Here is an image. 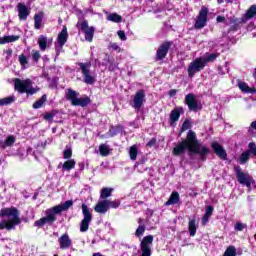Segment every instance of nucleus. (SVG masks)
<instances>
[{
	"label": "nucleus",
	"instance_id": "f257e3e1",
	"mask_svg": "<svg viewBox=\"0 0 256 256\" xmlns=\"http://www.w3.org/2000/svg\"><path fill=\"white\" fill-rule=\"evenodd\" d=\"M186 149L189 153L200 155L202 157V161H205V155L209 153L207 147L201 146L199 140H197V134L192 130L187 133L185 140L178 143V145L173 148L172 153L175 156L183 155Z\"/></svg>",
	"mask_w": 256,
	"mask_h": 256
},
{
	"label": "nucleus",
	"instance_id": "f03ea898",
	"mask_svg": "<svg viewBox=\"0 0 256 256\" xmlns=\"http://www.w3.org/2000/svg\"><path fill=\"white\" fill-rule=\"evenodd\" d=\"M0 217H7V220H2L0 222V231L3 229H7V231H11L15 229L17 225H21L19 210L15 207L2 208L0 210Z\"/></svg>",
	"mask_w": 256,
	"mask_h": 256
},
{
	"label": "nucleus",
	"instance_id": "7ed1b4c3",
	"mask_svg": "<svg viewBox=\"0 0 256 256\" xmlns=\"http://www.w3.org/2000/svg\"><path fill=\"white\" fill-rule=\"evenodd\" d=\"M14 89L18 93H26L27 95H35L39 91V87H33V81L29 78L25 80L14 79Z\"/></svg>",
	"mask_w": 256,
	"mask_h": 256
},
{
	"label": "nucleus",
	"instance_id": "20e7f679",
	"mask_svg": "<svg viewBox=\"0 0 256 256\" xmlns=\"http://www.w3.org/2000/svg\"><path fill=\"white\" fill-rule=\"evenodd\" d=\"M45 214L46 216L34 222L35 227L41 228L44 227V225H53V223L57 221V212L54 210V208L47 209Z\"/></svg>",
	"mask_w": 256,
	"mask_h": 256
},
{
	"label": "nucleus",
	"instance_id": "39448f33",
	"mask_svg": "<svg viewBox=\"0 0 256 256\" xmlns=\"http://www.w3.org/2000/svg\"><path fill=\"white\" fill-rule=\"evenodd\" d=\"M76 27L80 29L84 33L85 40L88 43L93 42V37L95 36V27L89 26V22L87 20L79 21L76 24Z\"/></svg>",
	"mask_w": 256,
	"mask_h": 256
},
{
	"label": "nucleus",
	"instance_id": "423d86ee",
	"mask_svg": "<svg viewBox=\"0 0 256 256\" xmlns=\"http://www.w3.org/2000/svg\"><path fill=\"white\" fill-rule=\"evenodd\" d=\"M234 171L236 173V179L240 183V185H245L250 191L251 185L255 183V180H253V177L248 173L242 172L241 167L239 166L235 167Z\"/></svg>",
	"mask_w": 256,
	"mask_h": 256
},
{
	"label": "nucleus",
	"instance_id": "0eeeda50",
	"mask_svg": "<svg viewBox=\"0 0 256 256\" xmlns=\"http://www.w3.org/2000/svg\"><path fill=\"white\" fill-rule=\"evenodd\" d=\"M82 215L84 218L80 222V232L86 233V231H89V225H91V222L93 221V214H91V211H89V207L86 206V204H82Z\"/></svg>",
	"mask_w": 256,
	"mask_h": 256
},
{
	"label": "nucleus",
	"instance_id": "6e6552de",
	"mask_svg": "<svg viewBox=\"0 0 256 256\" xmlns=\"http://www.w3.org/2000/svg\"><path fill=\"white\" fill-rule=\"evenodd\" d=\"M82 75L84 77V83H86L87 85H93V83H95V81H97V79L95 78V75H93L91 73V62H86V63H78Z\"/></svg>",
	"mask_w": 256,
	"mask_h": 256
},
{
	"label": "nucleus",
	"instance_id": "1a4fd4ad",
	"mask_svg": "<svg viewBox=\"0 0 256 256\" xmlns=\"http://www.w3.org/2000/svg\"><path fill=\"white\" fill-rule=\"evenodd\" d=\"M205 58L199 57L190 63L188 66V75L189 77H195V73H199V71H203L205 69Z\"/></svg>",
	"mask_w": 256,
	"mask_h": 256
},
{
	"label": "nucleus",
	"instance_id": "9d476101",
	"mask_svg": "<svg viewBox=\"0 0 256 256\" xmlns=\"http://www.w3.org/2000/svg\"><path fill=\"white\" fill-rule=\"evenodd\" d=\"M209 10L207 7L203 6L196 18V22L194 24L195 29H203L205 25H207V15Z\"/></svg>",
	"mask_w": 256,
	"mask_h": 256
},
{
	"label": "nucleus",
	"instance_id": "9b49d317",
	"mask_svg": "<svg viewBox=\"0 0 256 256\" xmlns=\"http://www.w3.org/2000/svg\"><path fill=\"white\" fill-rule=\"evenodd\" d=\"M153 245V235H148L142 239L140 248L142 256H151V246Z\"/></svg>",
	"mask_w": 256,
	"mask_h": 256
},
{
	"label": "nucleus",
	"instance_id": "f8f14e48",
	"mask_svg": "<svg viewBox=\"0 0 256 256\" xmlns=\"http://www.w3.org/2000/svg\"><path fill=\"white\" fill-rule=\"evenodd\" d=\"M185 103L188 105L190 111L201 110V106L199 102H197V98H195V94L193 93H189L185 96Z\"/></svg>",
	"mask_w": 256,
	"mask_h": 256
},
{
	"label": "nucleus",
	"instance_id": "ddd939ff",
	"mask_svg": "<svg viewBox=\"0 0 256 256\" xmlns=\"http://www.w3.org/2000/svg\"><path fill=\"white\" fill-rule=\"evenodd\" d=\"M133 103L134 109H141V107H143V103H145V91L139 90L136 92L133 98Z\"/></svg>",
	"mask_w": 256,
	"mask_h": 256
},
{
	"label": "nucleus",
	"instance_id": "4468645a",
	"mask_svg": "<svg viewBox=\"0 0 256 256\" xmlns=\"http://www.w3.org/2000/svg\"><path fill=\"white\" fill-rule=\"evenodd\" d=\"M169 47H171V43L165 42L157 49L156 59L161 61V59H165L167 57V53H169Z\"/></svg>",
	"mask_w": 256,
	"mask_h": 256
},
{
	"label": "nucleus",
	"instance_id": "2eb2a0df",
	"mask_svg": "<svg viewBox=\"0 0 256 256\" xmlns=\"http://www.w3.org/2000/svg\"><path fill=\"white\" fill-rule=\"evenodd\" d=\"M17 11L20 21H27V17H29V15L31 14L29 8H27L26 5L23 3L17 4Z\"/></svg>",
	"mask_w": 256,
	"mask_h": 256
},
{
	"label": "nucleus",
	"instance_id": "dca6fc26",
	"mask_svg": "<svg viewBox=\"0 0 256 256\" xmlns=\"http://www.w3.org/2000/svg\"><path fill=\"white\" fill-rule=\"evenodd\" d=\"M58 242L60 244V249H69L73 245V241L67 233L60 236Z\"/></svg>",
	"mask_w": 256,
	"mask_h": 256
},
{
	"label": "nucleus",
	"instance_id": "f3484780",
	"mask_svg": "<svg viewBox=\"0 0 256 256\" xmlns=\"http://www.w3.org/2000/svg\"><path fill=\"white\" fill-rule=\"evenodd\" d=\"M212 149L217 157L223 159L224 161L227 159V152L225 151V149H223V146H221V144L217 142L212 143Z\"/></svg>",
	"mask_w": 256,
	"mask_h": 256
},
{
	"label": "nucleus",
	"instance_id": "a211bd4d",
	"mask_svg": "<svg viewBox=\"0 0 256 256\" xmlns=\"http://www.w3.org/2000/svg\"><path fill=\"white\" fill-rule=\"evenodd\" d=\"M183 113V108L178 107L173 109L170 112V125L173 127L177 121H179V118L181 117V114Z\"/></svg>",
	"mask_w": 256,
	"mask_h": 256
},
{
	"label": "nucleus",
	"instance_id": "6ab92c4d",
	"mask_svg": "<svg viewBox=\"0 0 256 256\" xmlns=\"http://www.w3.org/2000/svg\"><path fill=\"white\" fill-rule=\"evenodd\" d=\"M94 211L96 213H101L102 215H105V213H107V211H109V206L107 204V200H102L99 201L95 207H94Z\"/></svg>",
	"mask_w": 256,
	"mask_h": 256
},
{
	"label": "nucleus",
	"instance_id": "aec40b11",
	"mask_svg": "<svg viewBox=\"0 0 256 256\" xmlns=\"http://www.w3.org/2000/svg\"><path fill=\"white\" fill-rule=\"evenodd\" d=\"M75 165H77V162L75 159H68L63 164L60 163L58 165V169H62L63 171H71V169H75Z\"/></svg>",
	"mask_w": 256,
	"mask_h": 256
},
{
	"label": "nucleus",
	"instance_id": "412c9836",
	"mask_svg": "<svg viewBox=\"0 0 256 256\" xmlns=\"http://www.w3.org/2000/svg\"><path fill=\"white\" fill-rule=\"evenodd\" d=\"M69 207H73L72 200H68V201L64 202L63 204L56 205L52 208H54L56 214L59 215V213H62V211H67V209H69Z\"/></svg>",
	"mask_w": 256,
	"mask_h": 256
},
{
	"label": "nucleus",
	"instance_id": "4be33fe9",
	"mask_svg": "<svg viewBox=\"0 0 256 256\" xmlns=\"http://www.w3.org/2000/svg\"><path fill=\"white\" fill-rule=\"evenodd\" d=\"M65 95L67 101H71L72 105H74L75 101H77V98L79 97V93L71 88L66 89Z\"/></svg>",
	"mask_w": 256,
	"mask_h": 256
},
{
	"label": "nucleus",
	"instance_id": "5701e85b",
	"mask_svg": "<svg viewBox=\"0 0 256 256\" xmlns=\"http://www.w3.org/2000/svg\"><path fill=\"white\" fill-rule=\"evenodd\" d=\"M43 17L45 14L43 12H39L34 15V28L41 29L43 27Z\"/></svg>",
	"mask_w": 256,
	"mask_h": 256
},
{
	"label": "nucleus",
	"instance_id": "b1692460",
	"mask_svg": "<svg viewBox=\"0 0 256 256\" xmlns=\"http://www.w3.org/2000/svg\"><path fill=\"white\" fill-rule=\"evenodd\" d=\"M68 37H69V34L67 33V27L64 26V28L58 35V44L60 45V47H63V45L67 43Z\"/></svg>",
	"mask_w": 256,
	"mask_h": 256
},
{
	"label": "nucleus",
	"instance_id": "393cba45",
	"mask_svg": "<svg viewBox=\"0 0 256 256\" xmlns=\"http://www.w3.org/2000/svg\"><path fill=\"white\" fill-rule=\"evenodd\" d=\"M89 103H91V98L85 96L82 98H76V101L72 105L79 107H87Z\"/></svg>",
	"mask_w": 256,
	"mask_h": 256
},
{
	"label": "nucleus",
	"instance_id": "a878e982",
	"mask_svg": "<svg viewBox=\"0 0 256 256\" xmlns=\"http://www.w3.org/2000/svg\"><path fill=\"white\" fill-rule=\"evenodd\" d=\"M238 87H239L240 91H242V93H256L255 88L249 87V85H247V83H245L243 81L238 82Z\"/></svg>",
	"mask_w": 256,
	"mask_h": 256
},
{
	"label": "nucleus",
	"instance_id": "bb28decb",
	"mask_svg": "<svg viewBox=\"0 0 256 256\" xmlns=\"http://www.w3.org/2000/svg\"><path fill=\"white\" fill-rule=\"evenodd\" d=\"M188 231L190 233V237H195L197 234V222L195 219H191L188 222Z\"/></svg>",
	"mask_w": 256,
	"mask_h": 256
},
{
	"label": "nucleus",
	"instance_id": "cd10ccee",
	"mask_svg": "<svg viewBox=\"0 0 256 256\" xmlns=\"http://www.w3.org/2000/svg\"><path fill=\"white\" fill-rule=\"evenodd\" d=\"M179 199H180L179 192H172L170 195V198L165 203V205L167 207H169V205H175V204L179 203Z\"/></svg>",
	"mask_w": 256,
	"mask_h": 256
},
{
	"label": "nucleus",
	"instance_id": "c85d7f7f",
	"mask_svg": "<svg viewBox=\"0 0 256 256\" xmlns=\"http://www.w3.org/2000/svg\"><path fill=\"white\" fill-rule=\"evenodd\" d=\"M14 41H19V36H4L0 38V45H5V43H14Z\"/></svg>",
	"mask_w": 256,
	"mask_h": 256
},
{
	"label": "nucleus",
	"instance_id": "c756f323",
	"mask_svg": "<svg viewBox=\"0 0 256 256\" xmlns=\"http://www.w3.org/2000/svg\"><path fill=\"white\" fill-rule=\"evenodd\" d=\"M249 157H251V152L249 150L243 152L239 157L238 163H240V165H245V163L249 161Z\"/></svg>",
	"mask_w": 256,
	"mask_h": 256
},
{
	"label": "nucleus",
	"instance_id": "7c9ffc66",
	"mask_svg": "<svg viewBox=\"0 0 256 256\" xmlns=\"http://www.w3.org/2000/svg\"><path fill=\"white\" fill-rule=\"evenodd\" d=\"M113 194V188H102L101 192H100V198L107 200L108 197H111V195Z\"/></svg>",
	"mask_w": 256,
	"mask_h": 256
},
{
	"label": "nucleus",
	"instance_id": "2f4dec72",
	"mask_svg": "<svg viewBox=\"0 0 256 256\" xmlns=\"http://www.w3.org/2000/svg\"><path fill=\"white\" fill-rule=\"evenodd\" d=\"M108 21H112V23H121L123 21V17L117 13H112L107 16Z\"/></svg>",
	"mask_w": 256,
	"mask_h": 256
},
{
	"label": "nucleus",
	"instance_id": "473e14b6",
	"mask_svg": "<svg viewBox=\"0 0 256 256\" xmlns=\"http://www.w3.org/2000/svg\"><path fill=\"white\" fill-rule=\"evenodd\" d=\"M99 152L102 157H107L109 153H111V149L109 148V145L101 144L99 146Z\"/></svg>",
	"mask_w": 256,
	"mask_h": 256
},
{
	"label": "nucleus",
	"instance_id": "72a5a7b5",
	"mask_svg": "<svg viewBox=\"0 0 256 256\" xmlns=\"http://www.w3.org/2000/svg\"><path fill=\"white\" fill-rule=\"evenodd\" d=\"M38 45L41 51H45L47 49V36L41 35L38 38Z\"/></svg>",
	"mask_w": 256,
	"mask_h": 256
},
{
	"label": "nucleus",
	"instance_id": "f704fd0d",
	"mask_svg": "<svg viewBox=\"0 0 256 256\" xmlns=\"http://www.w3.org/2000/svg\"><path fill=\"white\" fill-rule=\"evenodd\" d=\"M138 154H139V149L137 148L136 145H133L132 147H130L129 155H130V159L132 161H136L137 160V155Z\"/></svg>",
	"mask_w": 256,
	"mask_h": 256
},
{
	"label": "nucleus",
	"instance_id": "c9c22d12",
	"mask_svg": "<svg viewBox=\"0 0 256 256\" xmlns=\"http://www.w3.org/2000/svg\"><path fill=\"white\" fill-rule=\"evenodd\" d=\"M47 101V95H43L38 101H36L33 104V109H41L43 107V104H45Z\"/></svg>",
	"mask_w": 256,
	"mask_h": 256
},
{
	"label": "nucleus",
	"instance_id": "e433bc0d",
	"mask_svg": "<svg viewBox=\"0 0 256 256\" xmlns=\"http://www.w3.org/2000/svg\"><path fill=\"white\" fill-rule=\"evenodd\" d=\"M15 102V96H9L6 98L0 99V107L3 105H11V103Z\"/></svg>",
	"mask_w": 256,
	"mask_h": 256
},
{
	"label": "nucleus",
	"instance_id": "4c0bfd02",
	"mask_svg": "<svg viewBox=\"0 0 256 256\" xmlns=\"http://www.w3.org/2000/svg\"><path fill=\"white\" fill-rule=\"evenodd\" d=\"M256 15V5H252L246 12V19H253Z\"/></svg>",
	"mask_w": 256,
	"mask_h": 256
},
{
	"label": "nucleus",
	"instance_id": "58836bf2",
	"mask_svg": "<svg viewBox=\"0 0 256 256\" xmlns=\"http://www.w3.org/2000/svg\"><path fill=\"white\" fill-rule=\"evenodd\" d=\"M219 57V53H214V54H208L206 57H204V63L207 65V63H212V61H215Z\"/></svg>",
	"mask_w": 256,
	"mask_h": 256
},
{
	"label": "nucleus",
	"instance_id": "ea45409f",
	"mask_svg": "<svg viewBox=\"0 0 256 256\" xmlns=\"http://www.w3.org/2000/svg\"><path fill=\"white\" fill-rule=\"evenodd\" d=\"M223 256H237V249H235V246H229Z\"/></svg>",
	"mask_w": 256,
	"mask_h": 256
},
{
	"label": "nucleus",
	"instance_id": "a19ab883",
	"mask_svg": "<svg viewBox=\"0 0 256 256\" xmlns=\"http://www.w3.org/2000/svg\"><path fill=\"white\" fill-rule=\"evenodd\" d=\"M108 209H117L119 205H121V201L119 200H107Z\"/></svg>",
	"mask_w": 256,
	"mask_h": 256
},
{
	"label": "nucleus",
	"instance_id": "79ce46f5",
	"mask_svg": "<svg viewBox=\"0 0 256 256\" xmlns=\"http://www.w3.org/2000/svg\"><path fill=\"white\" fill-rule=\"evenodd\" d=\"M64 155V159H71V157H73V150L71 149V147L66 146V149L63 152Z\"/></svg>",
	"mask_w": 256,
	"mask_h": 256
},
{
	"label": "nucleus",
	"instance_id": "37998d69",
	"mask_svg": "<svg viewBox=\"0 0 256 256\" xmlns=\"http://www.w3.org/2000/svg\"><path fill=\"white\" fill-rule=\"evenodd\" d=\"M235 231H243L247 229V224L242 223V222H236L234 225Z\"/></svg>",
	"mask_w": 256,
	"mask_h": 256
},
{
	"label": "nucleus",
	"instance_id": "c03bdc74",
	"mask_svg": "<svg viewBox=\"0 0 256 256\" xmlns=\"http://www.w3.org/2000/svg\"><path fill=\"white\" fill-rule=\"evenodd\" d=\"M14 143H15V136L13 135L8 136L5 141L6 147H11V145H13Z\"/></svg>",
	"mask_w": 256,
	"mask_h": 256
},
{
	"label": "nucleus",
	"instance_id": "a18cd8bd",
	"mask_svg": "<svg viewBox=\"0 0 256 256\" xmlns=\"http://www.w3.org/2000/svg\"><path fill=\"white\" fill-rule=\"evenodd\" d=\"M143 233H145V225H139L135 232L136 237H141Z\"/></svg>",
	"mask_w": 256,
	"mask_h": 256
},
{
	"label": "nucleus",
	"instance_id": "49530a36",
	"mask_svg": "<svg viewBox=\"0 0 256 256\" xmlns=\"http://www.w3.org/2000/svg\"><path fill=\"white\" fill-rule=\"evenodd\" d=\"M45 121H53V117H55V112H46L43 115Z\"/></svg>",
	"mask_w": 256,
	"mask_h": 256
},
{
	"label": "nucleus",
	"instance_id": "de8ad7c7",
	"mask_svg": "<svg viewBox=\"0 0 256 256\" xmlns=\"http://www.w3.org/2000/svg\"><path fill=\"white\" fill-rule=\"evenodd\" d=\"M19 63L20 65H22V67H25V65H27V57L25 55H20L19 56Z\"/></svg>",
	"mask_w": 256,
	"mask_h": 256
},
{
	"label": "nucleus",
	"instance_id": "09e8293b",
	"mask_svg": "<svg viewBox=\"0 0 256 256\" xmlns=\"http://www.w3.org/2000/svg\"><path fill=\"white\" fill-rule=\"evenodd\" d=\"M248 147H249L248 151H250V153H252V155H255L256 157V144L254 142L249 143Z\"/></svg>",
	"mask_w": 256,
	"mask_h": 256
},
{
	"label": "nucleus",
	"instance_id": "8fccbe9b",
	"mask_svg": "<svg viewBox=\"0 0 256 256\" xmlns=\"http://www.w3.org/2000/svg\"><path fill=\"white\" fill-rule=\"evenodd\" d=\"M188 129H191V122L186 120L182 125L181 131H187Z\"/></svg>",
	"mask_w": 256,
	"mask_h": 256
},
{
	"label": "nucleus",
	"instance_id": "3c124183",
	"mask_svg": "<svg viewBox=\"0 0 256 256\" xmlns=\"http://www.w3.org/2000/svg\"><path fill=\"white\" fill-rule=\"evenodd\" d=\"M118 37H120L121 41H127V36L125 35V31H118Z\"/></svg>",
	"mask_w": 256,
	"mask_h": 256
},
{
	"label": "nucleus",
	"instance_id": "603ef678",
	"mask_svg": "<svg viewBox=\"0 0 256 256\" xmlns=\"http://www.w3.org/2000/svg\"><path fill=\"white\" fill-rule=\"evenodd\" d=\"M32 58L34 59V61H39V59H41V54L39 53V51H34Z\"/></svg>",
	"mask_w": 256,
	"mask_h": 256
},
{
	"label": "nucleus",
	"instance_id": "864d4df0",
	"mask_svg": "<svg viewBox=\"0 0 256 256\" xmlns=\"http://www.w3.org/2000/svg\"><path fill=\"white\" fill-rule=\"evenodd\" d=\"M210 218H211V216L204 214V216L202 218V225H207V223H209Z\"/></svg>",
	"mask_w": 256,
	"mask_h": 256
},
{
	"label": "nucleus",
	"instance_id": "5fc2aeb1",
	"mask_svg": "<svg viewBox=\"0 0 256 256\" xmlns=\"http://www.w3.org/2000/svg\"><path fill=\"white\" fill-rule=\"evenodd\" d=\"M205 215H208V216H210V217L213 215V206H208V207L206 208Z\"/></svg>",
	"mask_w": 256,
	"mask_h": 256
},
{
	"label": "nucleus",
	"instance_id": "6e6d98bb",
	"mask_svg": "<svg viewBox=\"0 0 256 256\" xmlns=\"http://www.w3.org/2000/svg\"><path fill=\"white\" fill-rule=\"evenodd\" d=\"M111 49H113L114 51H121V48L119 47V45L117 43H112L110 44Z\"/></svg>",
	"mask_w": 256,
	"mask_h": 256
},
{
	"label": "nucleus",
	"instance_id": "4d7b16f0",
	"mask_svg": "<svg viewBox=\"0 0 256 256\" xmlns=\"http://www.w3.org/2000/svg\"><path fill=\"white\" fill-rule=\"evenodd\" d=\"M169 95H170V97H175V95H177V90H175V89L170 90Z\"/></svg>",
	"mask_w": 256,
	"mask_h": 256
},
{
	"label": "nucleus",
	"instance_id": "13d9d810",
	"mask_svg": "<svg viewBox=\"0 0 256 256\" xmlns=\"http://www.w3.org/2000/svg\"><path fill=\"white\" fill-rule=\"evenodd\" d=\"M156 143V140L155 139H152L150 140L148 143H147V147H153V145H155Z\"/></svg>",
	"mask_w": 256,
	"mask_h": 256
},
{
	"label": "nucleus",
	"instance_id": "bf43d9fd",
	"mask_svg": "<svg viewBox=\"0 0 256 256\" xmlns=\"http://www.w3.org/2000/svg\"><path fill=\"white\" fill-rule=\"evenodd\" d=\"M216 20H217V23H223V21H225V17H223V16H218V17L216 18Z\"/></svg>",
	"mask_w": 256,
	"mask_h": 256
},
{
	"label": "nucleus",
	"instance_id": "052dcab7",
	"mask_svg": "<svg viewBox=\"0 0 256 256\" xmlns=\"http://www.w3.org/2000/svg\"><path fill=\"white\" fill-rule=\"evenodd\" d=\"M6 55H7L8 57H11V55H13V50H12V49L6 50Z\"/></svg>",
	"mask_w": 256,
	"mask_h": 256
},
{
	"label": "nucleus",
	"instance_id": "680f3d73",
	"mask_svg": "<svg viewBox=\"0 0 256 256\" xmlns=\"http://www.w3.org/2000/svg\"><path fill=\"white\" fill-rule=\"evenodd\" d=\"M217 3L221 5V3H223V0H217ZM226 3H233V0H226Z\"/></svg>",
	"mask_w": 256,
	"mask_h": 256
},
{
	"label": "nucleus",
	"instance_id": "e2e57ef3",
	"mask_svg": "<svg viewBox=\"0 0 256 256\" xmlns=\"http://www.w3.org/2000/svg\"><path fill=\"white\" fill-rule=\"evenodd\" d=\"M250 129H256V121L250 124Z\"/></svg>",
	"mask_w": 256,
	"mask_h": 256
},
{
	"label": "nucleus",
	"instance_id": "0e129e2a",
	"mask_svg": "<svg viewBox=\"0 0 256 256\" xmlns=\"http://www.w3.org/2000/svg\"><path fill=\"white\" fill-rule=\"evenodd\" d=\"M138 224H139V225H144V224H143V218H139V219H138Z\"/></svg>",
	"mask_w": 256,
	"mask_h": 256
},
{
	"label": "nucleus",
	"instance_id": "69168bd1",
	"mask_svg": "<svg viewBox=\"0 0 256 256\" xmlns=\"http://www.w3.org/2000/svg\"><path fill=\"white\" fill-rule=\"evenodd\" d=\"M54 256H59V255L55 254Z\"/></svg>",
	"mask_w": 256,
	"mask_h": 256
}]
</instances>
